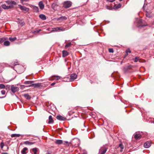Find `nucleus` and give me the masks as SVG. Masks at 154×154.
<instances>
[{"label": "nucleus", "mask_w": 154, "mask_h": 154, "mask_svg": "<svg viewBox=\"0 0 154 154\" xmlns=\"http://www.w3.org/2000/svg\"><path fill=\"white\" fill-rule=\"evenodd\" d=\"M108 149V146L106 145H103L101 147L99 150L100 154H105Z\"/></svg>", "instance_id": "f257e3e1"}, {"label": "nucleus", "mask_w": 154, "mask_h": 154, "mask_svg": "<svg viewBox=\"0 0 154 154\" xmlns=\"http://www.w3.org/2000/svg\"><path fill=\"white\" fill-rule=\"evenodd\" d=\"M5 2L8 5H9V6H10V8H13L14 6L16 4V2L11 0H7Z\"/></svg>", "instance_id": "f03ea898"}, {"label": "nucleus", "mask_w": 154, "mask_h": 154, "mask_svg": "<svg viewBox=\"0 0 154 154\" xmlns=\"http://www.w3.org/2000/svg\"><path fill=\"white\" fill-rule=\"evenodd\" d=\"M77 76V75L75 74H72L70 76V78L69 77H67L69 79L66 81L67 82H72L76 78Z\"/></svg>", "instance_id": "7ed1b4c3"}, {"label": "nucleus", "mask_w": 154, "mask_h": 154, "mask_svg": "<svg viewBox=\"0 0 154 154\" xmlns=\"http://www.w3.org/2000/svg\"><path fill=\"white\" fill-rule=\"evenodd\" d=\"M72 3L70 1H65L64 2L63 6L66 8H68L72 5Z\"/></svg>", "instance_id": "20e7f679"}, {"label": "nucleus", "mask_w": 154, "mask_h": 154, "mask_svg": "<svg viewBox=\"0 0 154 154\" xmlns=\"http://www.w3.org/2000/svg\"><path fill=\"white\" fill-rule=\"evenodd\" d=\"M10 89L11 91L14 93L17 92L19 90V88L14 85H12L11 86Z\"/></svg>", "instance_id": "39448f33"}, {"label": "nucleus", "mask_w": 154, "mask_h": 154, "mask_svg": "<svg viewBox=\"0 0 154 154\" xmlns=\"http://www.w3.org/2000/svg\"><path fill=\"white\" fill-rule=\"evenodd\" d=\"M142 23V20L140 19H139L137 21L138 25L137 27L140 29H141L143 27L146 26V25H142L141 23Z\"/></svg>", "instance_id": "423d86ee"}, {"label": "nucleus", "mask_w": 154, "mask_h": 154, "mask_svg": "<svg viewBox=\"0 0 154 154\" xmlns=\"http://www.w3.org/2000/svg\"><path fill=\"white\" fill-rule=\"evenodd\" d=\"M18 6L19 8L21 10L25 11V12H27L29 10V8L24 6H22L21 5H18Z\"/></svg>", "instance_id": "0eeeda50"}, {"label": "nucleus", "mask_w": 154, "mask_h": 154, "mask_svg": "<svg viewBox=\"0 0 154 154\" xmlns=\"http://www.w3.org/2000/svg\"><path fill=\"white\" fill-rule=\"evenodd\" d=\"M42 84L41 83H38L36 84H32L29 85V87H33L35 88H40Z\"/></svg>", "instance_id": "6e6552de"}, {"label": "nucleus", "mask_w": 154, "mask_h": 154, "mask_svg": "<svg viewBox=\"0 0 154 154\" xmlns=\"http://www.w3.org/2000/svg\"><path fill=\"white\" fill-rule=\"evenodd\" d=\"M151 142L148 141L144 144V146L146 148H148L151 146Z\"/></svg>", "instance_id": "1a4fd4ad"}, {"label": "nucleus", "mask_w": 154, "mask_h": 154, "mask_svg": "<svg viewBox=\"0 0 154 154\" xmlns=\"http://www.w3.org/2000/svg\"><path fill=\"white\" fill-rule=\"evenodd\" d=\"M141 137V135L138 133H136L134 134V137L137 140L140 139Z\"/></svg>", "instance_id": "9d476101"}, {"label": "nucleus", "mask_w": 154, "mask_h": 154, "mask_svg": "<svg viewBox=\"0 0 154 154\" xmlns=\"http://www.w3.org/2000/svg\"><path fill=\"white\" fill-rule=\"evenodd\" d=\"M57 119L60 121H64L66 120V118L61 116H57L56 117Z\"/></svg>", "instance_id": "9b49d317"}, {"label": "nucleus", "mask_w": 154, "mask_h": 154, "mask_svg": "<svg viewBox=\"0 0 154 154\" xmlns=\"http://www.w3.org/2000/svg\"><path fill=\"white\" fill-rule=\"evenodd\" d=\"M32 8L33 10V11L35 12H38L39 11V10L38 7L35 5H32Z\"/></svg>", "instance_id": "f8f14e48"}, {"label": "nucleus", "mask_w": 154, "mask_h": 154, "mask_svg": "<svg viewBox=\"0 0 154 154\" xmlns=\"http://www.w3.org/2000/svg\"><path fill=\"white\" fill-rule=\"evenodd\" d=\"M38 5L40 9H43L44 8L45 6L42 1L38 3Z\"/></svg>", "instance_id": "ddd939ff"}, {"label": "nucleus", "mask_w": 154, "mask_h": 154, "mask_svg": "<svg viewBox=\"0 0 154 154\" xmlns=\"http://www.w3.org/2000/svg\"><path fill=\"white\" fill-rule=\"evenodd\" d=\"M72 144L75 147H77L79 146V141L78 140L74 141L72 143Z\"/></svg>", "instance_id": "4468645a"}, {"label": "nucleus", "mask_w": 154, "mask_h": 154, "mask_svg": "<svg viewBox=\"0 0 154 154\" xmlns=\"http://www.w3.org/2000/svg\"><path fill=\"white\" fill-rule=\"evenodd\" d=\"M35 143V142H30L28 141H26L24 142L23 143L26 145H32Z\"/></svg>", "instance_id": "2eb2a0df"}, {"label": "nucleus", "mask_w": 154, "mask_h": 154, "mask_svg": "<svg viewBox=\"0 0 154 154\" xmlns=\"http://www.w3.org/2000/svg\"><path fill=\"white\" fill-rule=\"evenodd\" d=\"M63 140H57L55 142V143L57 145L61 144L63 143Z\"/></svg>", "instance_id": "dca6fc26"}, {"label": "nucleus", "mask_w": 154, "mask_h": 154, "mask_svg": "<svg viewBox=\"0 0 154 154\" xmlns=\"http://www.w3.org/2000/svg\"><path fill=\"white\" fill-rule=\"evenodd\" d=\"M68 55V52L65 50L62 51V56L63 57H65Z\"/></svg>", "instance_id": "f3484780"}, {"label": "nucleus", "mask_w": 154, "mask_h": 154, "mask_svg": "<svg viewBox=\"0 0 154 154\" xmlns=\"http://www.w3.org/2000/svg\"><path fill=\"white\" fill-rule=\"evenodd\" d=\"M34 82L33 81H26L24 82V84L26 85H31Z\"/></svg>", "instance_id": "a211bd4d"}, {"label": "nucleus", "mask_w": 154, "mask_h": 154, "mask_svg": "<svg viewBox=\"0 0 154 154\" xmlns=\"http://www.w3.org/2000/svg\"><path fill=\"white\" fill-rule=\"evenodd\" d=\"M28 150V148L26 147H24L21 151V153L22 154H26L27 152H26Z\"/></svg>", "instance_id": "6ab92c4d"}, {"label": "nucleus", "mask_w": 154, "mask_h": 154, "mask_svg": "<svg viewBox=\"0 0 154 154\" xmlns=\"http://www.w3.org/2000/svg\"><path fill=\"white\" fill-rule=\"evenodd\" d=\"M17 63H18L17 62H13L12 63V65H13L14 66H15L17 65H18V68H23V67L22 66H21V65H19Z\"/></svg>", "instance_id": "aec40b11"}, {"label": "nucleus", "mask_w": 154, "mask_h": 154, "mask_svg": "<svg viewBox=\"0 0 154 154\" xmlns=\"http://www.w3.org/2000/svg\"><path fill=\"white\" fill-rule=\"evenodd\" d=\"M54 122V121L52 118V116H50L49 117V122L48 123L51 124L52 123Z\"/></svg>", "instance_id": "412c9836"}, {"label": "nucleus", "mask_w": 154, "mask_h": 154, "mask_svg": "<svg viewBox=\"0 0 154 154\" xmlns=\"http://www.w3.org/2000/svg\"><path fill=\"white\" fill-rule=\"evenodd\" d=\"M2 8L5 9H8L10 8V6H7L3 4L2 5Z\"/></svg>", "instance_id": "4be33fe9"}, {"label": "nucleus", "mask_w": 154, "mask_h": 154, "mask_svg": "<svg viewBox=\"0 0 154 154\" xmlns=\"http://www.w3.org/2000/svg\"><path fill=\"white\" fill-rule=\"evenodd\" d=\"M7 39L8 38L6 37L0 38V44L2 43L4 41H6Z\"/></svg>", "instance_id": "5701e85b"}, {"label": "nucleus", "mask_w": 154, "mask_h": 154, "mask_svg": "<svg viewBox=\"0 0 154 154\" xmlns=\"http://www.w3.org/2000/svg\"><path fill=\"white\" fill-rule=\"evenodd\" d=\"M39 17L43 20H45L46 19V17L45 15L41 14L39 15Z\"/></svg>", "instance_id": "b1692460"}, {"label": "nucleus", "mask_w": 154, "mask_h": 154, "mask_svg": "<svg viewBox=\"0 0 154 154\" xmlns=\"http://www.w3.org/2000/svg\"><path fill=\"white\" fill-rule=\"evenodd\" d=\"M121 5L120 4H119L118 5H116L114 6V8L115 9H117L120 8L121 7Z\"/></svg>", "instance_id": "393cba45"}, {"label": "nucleus", "mask_w": 154, "mask_h": 154, "mask_svg": "<svg viewBox=\"0 0 154 154\" xmlns=\"http://www.w3.org/2000/svg\"><path fill=\"white\" fill-rule=\"evenodd\" d=\"M58 28H57V27L54 28H51V29L50 30L52 32H57L58 31Z\"/></svg>", "instance_id": "a878e982"}, {"label": "nucleus", "mask_w": 154, "mask_h": 154, "mask_svg": "<svg viewBox=\"0 0 154 154\" xmlns=\"http://www.w3.org/2000/svg\"><path fill=\"white\" fill-rule=\"evenodd\" d=\"M20 136V135L19 134H12L11 135V137H19Z\"/></svg>", "instance_id": "bb28decb"}, {"label": "nucleus", "mask_w": 154, "mask_h": 154, "mask_svg": "<svg viewBox=\"0 0 154 154\" xmlns=\"http://www.w3.org/2000/svg\"><path fill=\"white\" fill-rule=\"evenodd\" d=\"M23 96L26 99L28 100H29V99H30V98H31V97L28 94H24Z\"/></svg>", "instance_id": "cd10ccee"}, {"label": "nucleus", "mask_w": 154, "mask_h": 154, "mask_svg": "<svg viewBox=\"0 0 154 154\" xmlns=\"http://www.w3.org/2000/svg\"><path fill=\"white\" fill-rule=\"evenodd\" d=\"M38 149L37 148H35L32 149V151L34 153V154H37Z\"/></svg>", "instance_id": "c85d7f7f"}, {"label": "nucleus", "mask_w": 154, "mask_h": 154, "mask_svg": "<svg viewBox=\"0 0 154 154\" xmlns=\"http://www.w3.org/2000/svg\"><path fill=\"white\" fill-rule=\"evenodd\" d=\"M10 43L8 41H5L4 42V45L5 46H8L10 45Z\"/></svg>", "instance_id": "c756f323"}, {"label": "nucleus", "mask_w": 154, "mask_h": 154, "mask_svg": "<svg viewBox=\"0 0 154 154\" xmlns=\"http://www.w3.org/2000/svg\"><path fill=\"white\" fill-rule=\"evenodd\" d=\"M126 54L125 55V56L124 57V58H125L126 56L128 55V53H131V51L129 49H128L126 51Z\"/></svg>", "instance_id": "7c9ffc66"}, {"label": "nucleus", "mask_w": 154, "mask_h": 154, "mask_svg": "<svg viewBox=\"0 0 154 154\" xmlns=\"http://www.w3.org/2000/svg\"><path fill=\"white\" fill-rule=\"evenodd\" d=\"M67 19V18L65 16L64 17H60L58 19V20H66Z\"/></svg>", "instance_id": "2f4dec72"}, {"label": "nucleus", "mask_w": 154, "mask_h": 154, "mask_svg": "<svg viewBox=\"0 0 154 154\" xmlns=\"http://www.w3.org/2000/svg\"><path fill=\"white\" fill-rule=\"evenodd\" d=\"M72 45V44L71 42H69L65 45V48H67L70 47Z\"/></svg>", "instance_id": "473e14b6"}, {"label": "nucleus", "mask_w": 154, "mask_h": 154, "mask_svg": "<svg viewBox=\"0 0 154 154\" xmlns=\"http://www.w3.org/2000/svg\"><path fill=\"white\" fill-rule=\"evenodd\" d=\"M18 23L22 26L24 25L25 23L23 21L20 20L18 22Z\"/></svg>", "instance_id": "72a5a7b5"}, {"label": "nucleus", "mask_w": 154, "mask_h": 154, "mask_svg": "<svg viewBox=\"0 0 154 154\" xmlns=\"http://www.w3.org/2000/svg\"><path fill=\"white\" fill-rule=\"evenodd\" d=\"M57 28H58V31H63L65 30V29L63 28L62 27H57Z\"/></svg>", "instance_id": "f704fd0d"}, {"label": "nucleus", "mask_w": 154, "mask_h": 154, "mask_svg": "<svg viewBox=\"0 0 154 154\" xmlns=\"http://www.w3.org/2000/svg\"><path fill=\"white\" fill-rule=\"evenodd\" d=\"M139 57H136L134 58L133 59L134 61L135 62H137L139 60Z\"/></svg>", "instance_id": "c9c22d12"}, {"label": "nucleus", "mask_w": 154, "mask_h": 154, "mask_svg": "<svg viewBox=\"0 0 154 154\" xmlns=\"http://www.w3.org/2000/svg\"><path fill=\"white\" fill-rule=\"evenodd\" d=\"M16 38L15 37L13 38H12L11 37H10L9 38V40L11 42H13L16 39Z\"/></svg>", "instance_id": "e433bc0d"}, {"label": "nucleus", "mask_w": 154, "mask_h": 154, "mask_svg": "<svg viewBox=\"0 0 154 154\" xmlns=\"http://www.w3.org/2000/svg\"><path fill=\"white\" fill-rule=\"evenodd\" d=\"M119 146L120 148L121 149H124V146L122 144V143H120L119 145ZM122 150H120V152H122Z\"/></svg>", "instance_id": "4c0bfd02"}, {"label": "nucleus", "mask_w": 154, "mask_h": 154, "mask_svg": "<svg viewBox=\"0 0 154 154\" xmlns=\"http://www.w3.org/2000/svg\"><path fill=\"white\" fill-rule=\"evenodd\" d=\"M29 0H20V2L23 5H25V3H24V2H28Z\"/></svg>", "instance_id": "58836bf2"}, {"label": "nucleus", "mask_w": 154, "mask_h": 154, "mask_svg": "<svg viewBox=\"0 0 154 154\" xmlns=\"http://www.w3.org/2000/svg\"><path fill=\"white\" fill-rule=\"evenodd\" d=\"M0 88L2 89H4L5 88V86L3 84H0Z\"/></svg>", "instance_id": "ea45409f"}, {"label": "nucleus", "mask_w": 154, "mask_h": 154, "mask_svg": "<svg viewBox=\"0 0 154 154\" xmlns=\"http://www.w3.org/2000/svg\"><path fill=\"white\" fill-rule=\"evenodd\" d=\"M57 5V4L56 3H53L52 5V8L53 9L55 10V7Z\"/></svg>", "instance_id": "a19ab883"}, {"label": "nucleus", "mask_w": 154, "mask_h": 154, "mask_svg": "<svg viewBox=\"0 0 154 154\" xmlns=\"http://www.w3.org/2000/svg\"><path fill=\"white\" fill-rule=\"evenodd\" d=\"M109 51L110 53H113L114 52L112 48H109Z\"/></svg>", "instance_id": "79ce46f5"}, {"label": "nucleus", "mask_w": 154, "mask_h": 154, "mask_svg": "<svg viewBox=\"0 0 154 154\" xmlns=\"http://www.w3.org/2000/svg\"><path fill=\"white\" fill-rule=\"evenodd\" d=\"M1 93L2 95H4L5 93V91L4 90H2L1 91Z\"/></svg>", "instance_id": "37998d69"}, {"label": "nucleus", "mask_w": 154, "mask_h": 154, "mask_svg": "<svg viewBox=\"0 0 154 154\" xmlns=\"http://www.w3.org/2000/svg\"><path fill=\"white\" fill-rule=\"evenodd\" d=\"M28 86H25L24 85H20V88H24L25 87H27Z\"/></svg>", "instance_id": "c03bdc74"}, {"label": "nucleus", "mask_w": 154, "mask_h": 154, "mask_svg": "<svg viewBox=\"0 0 154 154\" xmlns=\"http://www.w3.org/2000/svg\"><path fill=\"white\" fill-rule=\"evenodd\" d=\"M57 79V80H59L60 79V77L58 76H56Z\"/></svg>", "instance_id": "a18cd8bd"}, {"label": "nucleus", "mask_w": 154, "mask_h": 154, "mask_svg": "<svg viewBox=\"0 0 154 154\" xmlns=\"http://www.w3.org/2000/svg\"><path fill=\"white\" fill-rule=\"evenodd\" d=\"M107 1L110 2H112L115 1V0H108Z\"/></svg>", "instance_id": "49530a36"}, {"label": "nucleus", "mask_w": 154, "mask_h": 154, "mask_svg": "<svg viewBox=\"0 0 154 154\" xmlns=\"http://www.w3.org/2000/svg\"><path fill=\"white\" fill-rule=\"evenodd\" d=\"M55 83H56L55 82L51 84V85L52 86H53L55 84Z\"/></svg>", "instance_id": "de8ad7c7"}, {"label": "nucleus", "mask_w": 154, "mask_h": 154, "mask_svg": "<svg viewBox=\"0 0 154 154\" xmlns=\"http://www.w3.org/2000/svg\"><path fill=\"white\" fill-rule=\"evenodd\" d=\"M3 145H4V144L3 143H2L1 145V148H2L3 147Z\"/></svg>", "instance_id": "09e8293b"}, {"label": "nucleus", "mask_w": 154, "mask_h": 154, "mask_svg": "<svg viewBox=\"0 0 154 154\" xmlns=\"http://www.w3.org/2000/svg\"><path fill=\"white\" fill-rule=\"evenodd\" d=\"M41 31V30L39 29H38V30H37L36 32H39L40 31Z\"/></svg>", "instance_id": "8fccbe9b"}, {"label": "nucleus", "mask_w": 154, "mask_h": 154, "mask_svg": "<svg viewBox=\"0 0 154 154\" xmlns=\"http://www.w3.org/2000/svg\"><path fill=\"white\" fill-rule=\"evenodd\" d=\"M65 143L66 144H69V143L68 142V141H65Z\"/></svg>", "instance_id": "3c124183"}, {"label": "nucleus", "mask_w": 154, "mask_h": 154, "mask_svg": "<svg viewBox=\"0 0 154 154\" xmlns=\"http://www.w3.org/2000/svg\"><path fill=\"white\" fill-rule=\"evenodd\" d=\"M146 16L147 17H149V15H148L147 13H146Z\"/></svg>", "instance_id": "603ef678"}, {"label": "nucleus", "mask_w": 154, "mask_h": 154, "mask_svg": "<svg viewBox=\"0 0 154 154\" xmlns=\"http://www.w3.org/2000/svg\"><path fill=\"white\" fill-rule=\"evenodd\" d=\"M10 85H7V87H8V89H10Z\"/></svg>", "instance_id": "864d4df0"}, {"label": "nucleus", "mask_w": 154, "mask_h": 154, "mask_svg": "<svg viewBox=\"0 0 154 154\" xmlns=\"http://www.w3.org/2000/svg\"><path fill=\"white\" fill-rule=\"evenodd\" d=\"M82 154H87V153L86 152H85L83 153Z\"/></svg>", "instance_id": "5fc2aeb1"}, {"label": "nucleus", "mask_w": 154, "mask_h": 154, "mask_svg": "<svg viewBox=\"0 0 154 154\" xmlns=\"http://www.w3.org/2000/svg\"><path fill=\"white\" fill-rule=\"evenodd\" d=\"M1 11H2V8H1V6H0V12H1Z\"/></svg>", "instance_id": "6e6d98bb"}, {"label": "nucleus", "mask_w": 154, "mask_h": 154, "mask_svg": "<svg viewBox=\"0 0 154 154\" xmlns=\"http://www.w3.org/2000/svg\"><path fill=\"white\" fill-rule=\"evenodd\" d=\"M46 154H51V153H50V152H48L47 153H46Z\"/></svg>", "instance_id": "4d7b16f0"}, {"label": "nucleus", "mask_w": 154, "mask_h": 154, "mask_svg": "<svg viewBox=\"0 0 154 154\" xmlns=\"http://www.w3.org/2000/svg\"><path fill=\"white\" fill-rule=\"evenodd\" d=\"M3 154H8V153H7L5 152Z\"/></svg>", "instance_id": "13d9d810"}, {"label": "nucleus", "mask_w": 154, "mask_h": 154, "mask_svg": "<svg viewBox=\"0 0 154 154\" xmlns=\"http://www.w3.org/2000/svg\"><path fill=\"white\" fill-rule=\"evenodd\" d=\"M4 97H0V98H3Z\"/></svg>", "instance_id": "bf43d9fd"}, {"label": "nucleus", "mask_w": 154, "mask_h": 154, "mask_svg": "<svg viewBox=\"0 0 154 154\" xmlns=\"http://www.w3.org/2000/svg\"><path fill=\"white\" fill-rule=\"evenodd\" d=\"M4 97H0V98H3Z\"/></svg>", "instance_id": "052dcab7"}, {"label": "nucleus", "mask_w": 154, "mask_h": 154, "mask_svg": "<svg viewBox=\"0 0 154 154\" xmlns=\"http://www.w3.org/2000/svg\"><path fill=\"white\" fill-rule=\"evenodd\" d=\"M122 61L121 62V64H122Z\"/></svg>", "instance_id": "680f3d73"}, {"label": "nucleus", "mask_w": 154, "mask_h": 154, "mask_svg": "<svg viewBox=\"0 0 154 154\" xmlns=\"http://www.w3.org/2000/svg\"><path fill=\"white\" fill-rule=\"evenodd\" d=\"M122 0H119L120 1H122Z\"/></svg>", "instance_id": "e2e57ef3"}, {"label": "nucleus", "mask_w": 154, "mask_h": 154, "mask_svg": "<svg viewBox=\"0 0 154 154\" xmlns=\"http://www.w3.org/2000/svg\"><path fill=\"white\" fill-rule=\"evenodd\" d=\"M143 8H144V5L143 6Z\"/></svg>", "instance_id": "0e129e2a"}, {"label": "nucleus", "mask_w": 154, "mask_h": 154, "mask_svg": "<svg viewBox=\"0 0 154 154\" xmlns=\"http://www.w3.org/2000/svg\"><path fill=\"white\" fill-rule=\"evenodd\" d=\"M14 70H15V71H16V72H17V71L16 70H15V69H14Z\"/></svg>", "instance_id": "69168bd1"}, {"label": "nucleus", "mask_w": 154, "mask_h": 154, "mask_svg": "<svg viewBox=\"0 0 154 154\" xmlns=\"http://www.w3.org/2000/svg\"><path fill=\"white\" fill-rule=\"evenodd\" d=\"M6 90H7V88H6Z\"/></svg>", "instance_id": "338daca9"}]
</instances>
